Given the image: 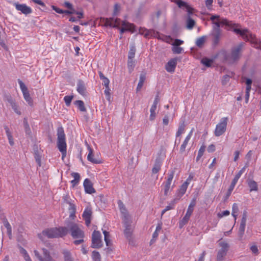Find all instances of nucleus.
I'll use <instances>...</instances> for the list:
<instances>
[{
  "mask_svg": "<svg viewBox=\"0 0 261 261\" xmlns=\"http://www.w3.org/2000/svg\"><path fill=\"white\" fill-rule=\"evenodd\" d=\"M243 46V43H241L234 46L231 49L230 54L225 56V60L229 63H233L239 59L240 56L241 51Z\"/></svg>",
  "mask_w": 261,
  "mask_h": 261,
  "instance_id": "3",
  "label": "nucleus"
},
{
  "mask_svg": "<svg viewBox=\"0 0 261 261\" xmlns=\"http://www.w3.org/2000/svg\"><path fill=\"white\" fill-rule=\"evenodd\" d=\"M83 186L86 193L91 194L95 192V190L93 188L92 184L89 179L86 178L85 179Z\"/></svg>",
  "mask_w": 261,
  "mask_h": 261,
  "instance_id": "21",
  "label": "nucleus"
},
{
  "mask_svg": "<svg viewBox=\"0 0 261 261\" xmlns=\"http://www.w3.org/2000/svg\"><path fill=\"white\" fill-rule=\"evenodd\" d=\"M123 222L125 227L124 233L125 236L128 239L130 237L132 232V229L130 225V220H128L126 221H123Z\"/></svg>",
  "mask_w": 261,
  "mask_h": 261,
  "instance_id": "24",
  "label": "nucleus"
},
{
  "mask_svg": "<svg viewBox=\"0 0 261 261\" xmlns=\"http://www.w3.org/2000/svg\"><path fill=\"white\" fill-rule=\"evenodd\" d=\"M201 62L202 64H203L205 66L210 67L211 66L212 63L213 62V60L206 58H204L201 60Z\"/></svg>",
  "mask_w": 261,
  "mask_h": 261,
  "instance_id": "46",
  "label": "nucleus"
},
{
  "mask_svg": "<svg viewBox=\"0 0 261 261\" xmlns=\"http://www.w3.org/2000/svg\"><path fill=\"white\" fill-rule=\"evenodd\" d=\"M139 33L144 35L145 37H149V36H153L159 39H162L161 34L158 32L152 30H148L144 28H140L139 30Z\"/></svg>",
  "mask_w": 261,
  "mask_h": 261,
  "instance_id": "14",
  "label": "nucleus"
},
{
  "mask_svg": "<svg viewBox=\"0 0 261 261\" xmlns=\"http://www.w3.org/2000/svg\"><path fill=\"white\" fill-rule=\"evenodd\" d=\"M246 224L240 223L239 227V234L242 237L244 233Z\"/></svg>",
  "mask_w": 261,
  "mask_h": 261,
  "instance_id": "49",
  "label": "nucleus"
},
{
  "mask_svg": "<svg viewBox=\"0 0 261 261\" xmlns=\"http://www.w3.org/2000/svg\"><path fill=\"white\" fill-rule=\"evenodd\" d=\"M212 23L214 24L213 29L216 33L214 35V43L215 44L218 43L220 38V30L219 28L225 25L228 30H232L237 34H240L243 39L247 41H253L254 36L251 34L247 29H242L238 28V24L229 21L227 19L221 17L219 15H213L210 18Z\"/></svg>",
  "mask_w": 261,
  "mask_h": 261,
  "instance_id": "1",
  "label": "nucleus"
},
{
  "mask_svg": "<svg viewBox=\"0 0 261 261\" xmlns=\"http://www.w3.org/2000/svg\"><path fill=\"white\" fill-rule=\"evenodd\" d=\"M24 126L25 127L26 133L28 134H30L31 133L30 128L29 127L28 122L27 121V120L25 119H24Z\"/></svg>",
  "mask_w": 261,
  "mask_h": 261,
  "instance_id": "56",
  "label": "nucleus"
},
{
  "mask_svg": "<svg viewBox=\"0 0 261 261\" xmlns=\"http://www.w3.org/2000/svg\"><path fill=\"white\" fill-rule=\"evenodd\" d=\"M173 208V205L169 204L166 206V207L162 211L161 215L163 216L167 211Z\"/></svg>",
  "mask_w": 261,
  "mask_h": 261,
  "instance_id": "55",
  "label": "nucleus"
},
{
  "mask_svg": "<svg viewBox=\"0 0 261 261\" xmlns=\"http://www.w3.org/2000/svg\"><path fill=\"white\" fill-rule=\"evenodd\" d=\"M248 185L250 188V191H256L258 189L257 183L253 180H249L248 181Z\"/></svg>",
  "mask_w": 261,
  "mask_h": 261,
  "instance_id": "32",
  "label": "nucleus"
},
{
  "mask_svg": "<svg viewBox=\"0 0 261 261\" xmlns=\"http://www.w3.org/2000/svg\"><path fill=\"white\" fill-rule=\"evenodd\" d=\"M67 202L69 205V211L70 212H73V213H74V212H76V206L75 204H74L73 203L70 201H68Z\"/></svg>",
  "mask_w": 261,
  "mask_h": 261,
  "instance_id": "51",
  "label": "nucleus"
},
{
  "mask_svg": "<svg viewBox=\"0 0 261 261\" xmlns=\"http://www.w3.org/2000/svg\"><path fill=\"white\" fill-rule=\"evenodd\" d=\"M213 2V0H206L205 5L208 9H211V7Z\"/></svg>",
  "mask_w": 261,
  "mask_h": 261,
  "instance_id": "60",
  "label": "nucleus"
},
{
  "mask_svg": "<svg viewBox=\"0 0 261 261\" xmlns=\"http://www.w3.org/2000/svg\"><path fill=\"white\" fill-rule=\"evenodd\" d=\"M205 150V146L204 145L201 146L198 152L197 156L196 157V161H198L202 156Z\"/></svg>",
  "mask_w": 261,
  "mask_h": 261,
  "instance_id": "38",
  "label": "nucleus"
},
{
  "mask_svg": "<svg viewBox=\"0 0 261 261\" xmlns=\"http://www.w3.org/2000/svg\"><path fill=\"white\" fill-rule=\"evenodd\" d=\"M219 245L221 249L218 252L217 258L218 260L221 261L226 255L229 248V244L225 242H221L219 243Z\"/></svg>",
  "mask_w": 261,
  "mask_h": 261,
  "instance_id": "13",
  "label": "nucleus"
},
{
  "mask_svg": "<svg viewBox=\"0 0 261 261\" xmlns=\"http://www.w3.org/2000/svg\"><path fill=\"white\" fill-rule=\"evenodd\" d=\"M124 21L120 20V19L116 18L115 19L114 22L110 24L113 28H119V27H121L122 25V23Z\"/></svg>",
  "mask_w": 261,
  "mask_h": 261,
  "instance_id": "42",
  "label": "nucleus"
},
{
  "mask_svg": "<svg viewBox=\"0 0 261 261\" xmlns=\"http://www.w3.org/2000/svg\"><path fill=\"white\" fill-rule=\"evenodd\" d=\"M102 246L101 236L99 231L94 230L92 235L91 247L93 248H99Z\"/></svg>",
  "mask_w": 261,
  "mask_h": 261,
  "instance_id": "10",
  "label": "nucleus"
},
{
  "mask_svg": "<svg viewBox=\"0 0 261 261\" xmlns=\"http://www.w3.org/2000/svg\"><path fill=\"white\" fill-rule=\"evenodd\" d=\"M88 149L89 151V153L87 155V160H88V161H89L92 163H94V164L100 163L101 161L99 159L95 158L94 157L93 150L89 146H88Z\"/></svg>",
  "mask_w": 261,
  "mask_h": 261,
  "instance_id": "23",
  "label": "nucleus"
},
{
  "mask_svg": "<svg viewBox=\"0 0 261 261\" xmlns=\"http://www.w3.org/2000/svg\"><path fill=\"white\" fill-rule=\"evenodd\" d=\"M68 226L70 229L71 235L74 239L84 238V231L77 224L71 223L68 225Z\"/></svg>",
  "mask_w": 261,
  "mask_h": 261,
  "instance_id": "7",
  "label": "nucleus"
},
{
  "mask_svg": "<svg viewBox=\"0 0 261 261\" xmlns=\"http://www.w3.org/2000/svg\"><path fill=\"white\" fill-rule=\"evenodd\" d=\"M247 165H245L243 168H242L239 172L235 175L234 178L233 179L230 186L229 187L228 190L226 194V198H228L231 194L232 191H233L236 184L237 183L239 179L240 178L242 174L245 172L246 168H247Z\"/></svg>",
  "mask_w": 261,
  "mask_h": 261,
  "instance_id": "11",
  "label": "nucleus"
},
{
  "mask_svg": "<svg viewBox=\"0 0 261 261\" xmlns=\"http://www.w3.org/2000/svg\"><path fill=\"white\" fill-rule=\"evenodd\" d=\"M177 64V59L173 58L168 61L165 66L166 70L169 72H173Z\"/></svg>",
  "mask_w": 261,
  "mask_h": 261,
  "instance_id": "22",
  "label": "nucleus"
},
{
  "mask_svg": "<svg viewBox=\"0 0 261 261\" xmlns=\"http://www.w3.org/2000/svg\"><path fill=\"white\" fill-rule=\"evenodd\" d=\"M186 124L185 121H183L179 123L178 129L176 133V137H179L185 131Z\"/></svg>",
  "mask_w": 261,
  "mask_h": 261,
  "instance_id": "27",
  "label": "nucleus"
},
{
  "mask_svg": "<svg viewBox=\"0 0 261 261\" xmlns=\"http://www.w3.org/2000/svg\"><path fill=\"white\" fill-rule=\"evenodd\" d=\"M247 219L246 212H244L242 218L241 223L246 224Z\"/></svg>",
  "mask_w": 261,
  "mask_h": 261,
  "instance_id": "62",
  "label": "nucleus"
},
{
  "mask_svg": "<svg viewBox=\"0 0 261 261\" xmlns=\"http://www.w3.org/2000/svg\"><path fill=\"white\" fill-rule=\"evenodd\" d=\"M183 43H184L183 40H180L178 39H175L174 42L172 43V45H174V46H179V45L182 44Z\"/></svg>",
  "mask_w": 261,
  "mask_h": 261,
  "instance_id": "53",
  "label": "nucleus"
},
{
  "mask_svg": "<svg viewBox=\"0 0 261 261\" xmlns=\"http://www.w3.org/2000/svg\"><path fill=\"white\" fill-rule=\"evenodd\" d=\"M172 51L174 54H179L184 51V48L179 46L172 45Z\"/></svg>",
  "mask_w": 261,
  "mask_h": 261,
  "instance_id": "40",
  "label": "nucleus"
},
{
  "mask_svg": "<svg viewBox=\"0 0 261 261\" xmlns=\"http://www.w3.org/2000/svg\"><path fill=\"white\" fill-rule=\"evenodd\" d=\"M250 250L253 253L255 254H257L258 253V250L257 246L252 245L250 247Z\"/></svg>",
  "mask_w": 261,
  "mask_h": 261,
  "instance_id": "58",
  "label": "nucleus"
},
{
  "mask_svg": "<svg viewBox=\"0 0 261 261\" xmlns=\"http://www.w3.org/2000/svg\"><path fill=\"white\" fill-rule=\"evenodd\" d=\"M195 24V21L193 19H192L191 17H188L187 19V28L189 30H191L193 29Z\"/></svg>",
  "mask_w": 261,
  "mask_h": 261,
  "instance_id": "36",
  "label": "nucleus"
},
{
  "mask_svg": "<svg viewBox=\"0 0 261 261\" xmlns=\"http://www.w3.org/2000/svg\"><path fill=\"white\" fill-rule=\"evenodd\" d=\"M196 204V198H193L189 205L186 215L179 223V227L181 228L185 225L189 220L190 217L193 212L194 207Z\"/></svg>",
  "mask_w": 261,
  "mask_h": 261,
  "instance_id": "5",
  "label": "nucleus"
},
{
  "mask_svg": "<svg viewBox=\"0 0 261 261\" xmlns=\"http://www.w3.org/2000/svg\"><path fill=\"white\" fill-rule=\"evenodd\" d=\"M92 257L94 261H100V255L97 251L92 252Z\"/></svg>",
  "mask_w": 261,
  "mask_h": 261,
  "instance_id": "45",
  "label": "nucleus"
},
{
  "mask_svg": "<svg viewBox=\"0 0 261 261\" xmlns=\"http://www.w3.org/2000/svg\"><path fill=\"white\" fill-rule=\"evenodd\" d=\"M188 186L189 185L185 182L180 186L179 189L176 192V197L174 200V201L179 200L185 194Z\"/></svg>",
  "mask_w": 261,
  "mask_h": 261,
  "instance_id": "18",
  "label": "nucleus"
},
{
  "mask_svg": "<svg viewBox=\"0 0 261 261\" xmlns=\"http://www.w3.org/2000/svg\"><path fill=\"white\" fill-rule=\"evenodd\" d=\"M13 6L17 11H20L22 14L25 15L30 14L32 12V9L31 8L25 4L14 3L13 4Z\"/></svg>",
  "mask_w": 261,
  "mask_h": 261,
  "instance_id": "15",
  "label": "nucleus"
},
{
  "mask_svg": "<svg viewBox=\"0 0 261 261\" xmlns=\"http://www.w3.org/2000/svg\"><path fill=\"white\" fill-rule=\"evenodd\" d=\"M18 83L19 85L20 88L23 94L24 99L30 106H32L33 104V100L30 96L28 88L27 87L24 83L20 80H18Z\"/></svg>",
  "mask_w": 261,
  "mask_h": 261,
  "instance_id": "8",
  "label": "nucleus"
},
{
  "mask_svg": "<svg viewBox=\"0 0 261 261\" xmlns=\"http://www.w3.org/2000/svg\"><path fill=\"white\" fill-rule=\"evenodd\" d=\"M159 236V232L154 231V232L152 234V239L150 241V243L152 244L153 243Z\"/></svg>",
  "mask_w": 261,
  "mask_h": 261,
  "instance_id": "54",
  "label": "nucleus"
},
{
  "mask_svg": "<svg viewBox=\"0 0 261 261\" xmlns=\"http://www.w3.org/2000/svg\"><path fill=\"white\" fill-rule=\"evenodd\" d=\"M174 175V172L172 171L168 176L167 179L165 182L164 185V194L167 195L170 190L171 184Z\"/></svg>",
  "mask_w": 261,
  "mask_h": 261,
  "instance_id": "19",
  "label": "nucleus"
},
{
  "mask_svg": "<svg viewBox=\"0 0 261 261\" xmlns=\"http://www.w3.org/2000/svg\"><path fill=\"white\" fill-rule=\"evenodd\" d=\"M177 6L182 9H185L188 13V17H191V16L194 13L195 9L192 8L188 3L182 0H177L176 2Z\"/></svg>",
  "mask_w": 261,
  "mask_h": 261,
  "instance_id": "12",
  "label": "nucleus"
},
{
  "mask_svg": "<svg viewBox=\"0 0 261 261\" xmlns=\"http://www.w3.org/2000/svg\"><path fill=\"white\" fill-rule=\"evenodd\" d=\"M19 249L20 253L22 254L25 261H32L28 253L24 248L21 246H19Z\"/></svg>",
  "mask_w": 261,
  "mask_h": 261,
  "instance_id": "29",
  "label": "nucleus"
},
{
  "mask_svg": "<svg viewBox=\"0 0 261 261\" xmlns=\"http://www.w3.org/2000/svg\"><path fill=\"white\" fill-rule=\"evenodd\" d=\"M239 207L237 203H233L232 207V213L233 214L238 213Z\"/></svg>",
  "mask_w": 261,
  "mask_h": 261,
  "instance_id": "57",
  "label": "nucleus"
},
{
  "mask_svg": "<svg viewBox=\"0 0 261 261\" xmlns=\"http://www.w3.org/2000/svg\"><path fill=\"white\" fill-rule=\"evenodd\" d=\"M57 136V146L59 151H64L67 150L65 134L63 127H60L58 128Z\"/></svg>",
  "mask_w": 261,
  "mask_h": 261,
  "instance_id": "4",
  "label": "nucleus"
},
{
  "mask_svg": "<svg viewBox=\"0 0 261 261\" xmlns=\"http://www.w3.org/2000/svg\"><path fill=\"white\" fill-rule=\"evenodd\" d=\"M161 163L159 161H156L152 169V172L153 174L157 173L161 169Z\"/></svg>",
  "mask_w": 261,
  "mask_h": 261,
  "instance_id": "37",
  "label": "nucleus"
},
{
  "mask_svg": "<svg viewBox=\"0 0 261 261\" xmlns=\"http://www.w3.org/2000/svg\"><path fill=\"white\" fill-rule=\"evenodd\" d=\"M118 204L120 211V212L122 214V217L123 221H126L129 220V216L127 213V211L125 208L123 203L121 200H118Z\"/></svg>",
  "mask_w": 261,
  "mask_h": 261,
  "instance_id": "20",
  "label": "nucleus"
},
{
  "mask_svg": "<svg viewBox=\"0 0 261 261\" xmlns=\"http://www.w3.org/2000/svg\"><path fill=\"white\" fill-rule=\"evenodd\" d=\"M136 53L135 47L133 45L131 46L129 48V50L128 55V59H133L135 57Z\"/></svg>",
  "mask_w": 261,
  "mask_h": 261,
  "instance_id": "39",
  "label": "nucleus"
},
{
  "mask_svg": "<svg viewBox=\"0 0 261 261\" xmlns=\"http://www.w3.org/2000/svg\"><path fill=\"white\" fill-rule=\"evenodd\" d=\"M8 101L14 112L18 115H21V111L20 110V109L19 108L18 105L15 102V101L13 99H10L8 100Z\"/></svg>",
  "mask_w": 261,
  "mask_h": 261,
  "instance_id": "25",
  "label": "nucleus"
},
{
  "mask_svg": "<svg viewBox=\"0 0 261 261\" xmlns=\"http://www.w3.org/2000/svg\"><path fill=\"white\" fill-rule=\"evenodd\" d=\"M53 9L56 11V12L59 13V14H63L64 13V10L57 8L54 6H52Z\"/></svg>",
  "mask_w": 261,
  "mask_h": 261,
  "instance_id": "61",
  "label": "nucleus"
},
{
  "mask_svg": "<svg viewBox=\"0 0 261 261\" xmlns=\"http://www.w3.org/2000/svg\"><path fill=\"white\" fill-rule=\"evenodd\" d=\"M205 254V251H203L202 253L200 254L198 261H204Z\"/></svg>",
  "mask_w": 261,
  "mask_h": 261,
  "instance_id": "64",
  "label": "nucleus"
},
{
  "mask_svg": "<svg viewBox=\"0 0 261 261\" xmlns=\"http://www.w3.org/2000/svg\"><path fill=\"white\" fill-rule=\"evenodd\" d=\"M92 216V210L90 207H87L85 208L83 214L82 215L83 218L85 221V224L87 226H89L91 223Z\"/></svg>",
  "mask_w": 261,
  "mask_h": 261,
  "instance_id": "17",
  "label": "nucleus"
},
{
  "mask_svg": "<svg viewBox=\"0 0 261 261\" xmlns=\"http://www.w3.org/2000/svg\"><path fill=\"white\" fill-rule=\"evenodd\" d=\"M205 41V37L204 36H202L201 37L198 38L196 41V45L199 47H201L203 45L204 42Z\"/></svg>",
  "mask_w": 261,
  "mask_h": 261,
  "instance_id": "43",
  "label": "nucleus"
},
{
  "mask_svg": "<svg viewBox=\"0 0 261 261\" xmlns=\"http://www.w3.org/2000/svg\"><path fill=\"white\" fill-rule=\"evenodd\" d=\"M71 176L74 178V179L77 181L78 182L80 179V174L76 172H72L71 173Z\"/></svg>",
  "mask_w": 261,
  "mask_h": 261,
  "instance_id": "59",
  "label": "nucleus"
},
{
  "mask_svg": "<svg viewBox=\"0 0 261 261\" xmlns=\"http://www.w3.org/2000/svg\"><path fill=\"white\" fill-rule=\"evenodd\" d=\"M42 254L36 250L34 251L35 256L39 261H55L50 256L48 250L45 248L41 249Z\"/></svg>",
  "mask_w": 261,
  "mask_h": 261,
  "instance_id": "9",
  "label": "nucleus"
},
{
  "mask_svg": "<svg viewBox=\"0 0 261 261\" xmlns=\"http://www.w3.org/2000/svg\"><path fill=\"white\" fill-rule=\"evenodd\" d=\"M63 254L65 261H73L71 253L69 251L67 250L64 251Z\"/></svg>",
  "mask_w": 261,
  "mask_h": 261,
  "instance_id": "44",
  "label": "nucleus"
},
{
  "mask_svg": "<svg viewBox=\"0 0 261 261\" xmlns=\"http://www.w3.org/2000/svg\"><path fill=\"white\" fill-rule=\"evenodd\" d=\"M146 79V76L145 74H141L140 76L139 81L137 85V90L139 91L142 87L143 83Z\"/></svg>",
  "mask_w": 261,
  "mask_h": 261,
  "instance_id": "33",
  "label": "nucleus"
},
{
  "mask_svg": "<svg viewBox=\"0 0 261 261\" xmlns=\"http://www.w3.org/2000/svg\"><path fill=\"white\" fill-rule=\"evenodd\" d=\"M135 66V62L134 59H128L127 67L129 73H131L134 70Z\"/></svg>",
  "mask_w": 261,
  "mask_h": 261,
  "instance_id": "35",
  "label": "nucleus"
},
{
  "mask_svg": "<svg viewBox=\"0 0 261 261\" xmlns=\"http://www.w3.org/2000/svg\"><path fill=\"white\" fill-rule=\"evenodd\" d=\"M3 223L7 229V234L9 238L11 239L12 237V228L11 225L6 218H4L3 219Z\"/></svg>",
  "mask_w": 261,
  "mask_h": 261,
  "instance_id": "28",
  "label": "nucleus"
},
{
  "mask_svg": "<svg viewBox=\"0 0 261 261\" xmlns=\"http://www.w3.org/2000/svg\"><path fill=\"white\" fill-rule=\"evenodd\" d=\"M190 140V138H189V137H186V138L185 139V140H184L183 143H182V144L180 146V151L181 152H183L185 151L187 145Z\"/></svg>",
  "mask_w": 261,
  "mask_h": 261,
  "instance_id": "41",
  "label": "nucleus"
},
{
  "mask_svg": "<svg viewBox=\"0 0 261 261\" xmlns=\"http://www.w3.org/2000/svg\"><path fill=\"white\" fill-rule=\"evenodd\" d=\"M77 91L82 95H85L86 88L84 83L82 80H79L77 83Z\"/></svg>",
  "mask_w": 261,
  "mask_h": 261,
  "instance_id": "26",
  "label": "nucleus"
},
{
  "mask_svg": "<svg viewBox=\"0 0 261 261\" xmlns=\"http://www.w3.org/2000/svg\"><path fill=\"white\" fill-rule=\"evenodd\" d=\"M169 118L168 116H165L163 119V123L164 125H167L169 123Z\"/></svg>",
  "mask_w": 261,
  "mask_h": 261,
  "instance_id": "63",
  "label": "nucleus"
},
{
  "mask_svg": "<svg viewBox=\"0 0 261 261\" xmlns=\"http://www.w3.org/2000/svg\"><path fill=\"white\" fill-rule=\"evenodd\" d=\"M229 214H230V212L228 210H226V211H223L221 213H219L217 214V216H218V218H221L224 216H228L229 215Z\"/></svg>",
  "mask_w": 261,
  "mask_h": 261,
  "instance_id": "50",
  "label": "nucleus"
},
{
  "mask_svg": "<svg viewBox=\"0 0 261 261\" xmlns=\"http://www.w3.org/2000/svg\"><path fill=\"white\" fill-rule=\"evenodd\" d=\"M158 102H159V99H158V96H156L155 98L153 103L150 108V111H155V112Z\"/></svg>",
  "mask_w": 261,
  "mask_h": 261,
  "instance_id": "48",
  "label": "nucleus"
},
{
  "mask_svg": "<svg viewBox=\"0 0 261 261\" xmlns=\"http://www.w3.org/2000/svg\"><path fill=\"white\" fill-rule=\"evenodd\" d=\"M68 232V229L65 227L47 228L42 231V233L39 234L38 237L43 241L44 237L48 238L63 237L66 235Z\"/></svg>",
  "mask_w": 261,
  "mask_h": 261,
  "instance_id": "2",
  "label": "nucleus"
},
{
  "mask_svg": "<svg viewBox=\"0 0 261 261\" xmlns=\"http://www.w3.org/2000/svg\"><path fill=\"white\" fill-rule=\"evenodd\" d=\"M73 97V96L72 95H67L64 97V100L67 106H70Z\"/></svg>",
  "mask_w": 261,
  "mask_h": 261,
  "instance_id": "47",
  "label": "nucleus"
},
{
  "mask_svg": "<svg viewBox=\"0 0 261 261\" xmlns=\"http://www.w3.org/2000/svg\"><path fill=\"white\" fill-rule=\"evenodd\" d=\"M246 89L247 91H250L251 88L252 80L250 79H247L246 81Z\"/></svg>",
  "mask_w": 261,
  "mask_h": 261,
  "instance_id": "52",
  "label": "nucleus"
},
{
  "mask_svg": "<svg viewBox=\"0 0 261 261\" xmlns=\"http://www.w3.org/2000/svg\"><path fill=\"white\" fill-rule=\"evenodd\" d=\"M102 232L104 235V240L106 242V245L109 246L111 245V240L109 232L105 230H102Z\"/></svg>",
  "mask_w": 261,
  "mask_h": 261,
  "instance_id": "34",
  "label": "nucleus"
},
{
  "mask_svg": "<svg viewBox=\"0 0 261 261\" xmlns=\"http://www.w3.org/2000/svg\"><path fill=\"white\" fill-rule=\"evenodd\" d=\"M74 104L77 107L78 109L83 112L86 111L84 102L82 100H78L74 101Z\"/></svg>",
  "mask_w": 261,
  "mask_h": 261,
  "instance_id": "30",
  "label": "nucleus"
},
{
  "mask_svg": "<svg viewBox=\"0 0 261 261\" xmlns=\"http://www.w3.org/2000/svg\"><path fill=\"white\" fill-rule=\"evenodd\" d=\"M126 31H129L131 33H135L136 31L135 26L134 24L124 21L120 29V33L122 35Z\"/></svg>",
  "mask_w": 261,
  "mask_h": 261,
  "instance_id": "16",
  "label": "nucleus"
},
{
  "mask_svg": "<svg viewBox=\"0 0 261 261\" xmlns=\"http://www.w3.org/2000/svg\"><path fill=\"white\" fill-rule=\"evenodd\" d=\"M98 73L99 75V78L102 81V84L103 86L105 87L109 86V80L107 77H106L101 71H99Z\"/></svg>",
  "mask_w": 261,
  "mask_h": 261,
  "instance_id": "31",
  "label": "nucleus"
},
{
  "mask_svg": "<svg viewBox=\"0 0 261 261\" xmlns=\"http://www.w3.org/2000/svg\"><path fill=\"white\" fill-rule=\"evenodd\" d=\"M228 118L227 117L222 118L216 125L214 134L216 137L222 135L226 131Z\"/></svg>",
  "mask_w": 261,
  "mask_h": 261,
  "instance_id": "6",
  "label": "nucleus"
}]
</instances>
